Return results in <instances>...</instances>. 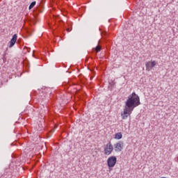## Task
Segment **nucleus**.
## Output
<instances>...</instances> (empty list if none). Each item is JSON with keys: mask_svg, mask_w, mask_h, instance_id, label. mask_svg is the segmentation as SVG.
Returning a JSON list of instances; mask_svg holds the SVG:
<instances>
[{"mask_svg": "<svg viewBox=\"0 0 178 178\" xmlns=\"http://www.w3.org/2000/svg\"><path fill=\"white\" fill-rule=\"evenodd\" d=\"M139 105H141L140 97L136 94V92H134L128 96V99L125 102L124 111L121 113L122 119H127L131 115L133 111H134V108H137Z\"/></svg>", "mask_w": 178, "mask_h": 178, "instance_id": "f257e3e1", "label": "nucleus"}, {"mask_svg": "<svg viewBox=\"0 0 178 178\" xmlns=\"http://www.w3.org/2000/svg\"><path fill=\"white\" fill-rule=\"evenodd\" d=\"M116 162H118V159L115 156H110L107 159V165L108 168H113L115 165H116Z\"/></svg>", "mask_w": 178, "mask_h": 178, "instance_id": "f03ea898", "label": "nucleus"}, {"mask_svg": "<svg viewBox=\"0 0 178 178\" xmlns=\"http://www.w3.org/2000/svg\"><path fill=\"white\" fill-rule=\"evenodd\" d=\"M113 151V145L109 142L104 148V155H111Z\"/></svg>", "mask_w": 178, "mask_h": 178, "instance_id": "7ed1b4c3", "label": "nucleus"}, {"mask_svg": "<svg viewBox=\"0 0 178 178\" xmlns=\"http://www.w3.org/2000/svg\"><path fill=\"white\" fill-rule=\"evenodd\" d=\"M124 143H123V141H119L118 143H115L114 145V149L115 152H120L122 149H123V145Z\"/></svg>", "mask_w": 178, "mask_h": 178, "instance_id": "20e7f679", "label": "nucleus"}, {"mask_svg": "<svg viewBox=\"0 0 178 178\" xmlns=\"http://www.w3.org/2000/svg\"><path fill=\"white\" fill-rule=\"evenodd\" d=\"M156 65V61L154 60L152 62H147L145 63V67H146V70L147 72L151 71V69H152V67H154Z\"/></svg>", "mask_w": 178, "mask_h": 178, "instance_id": "39448f33", "label": "nucleus"}, {"mask_svg": "<svg viewBox=\"0 0 178 178\" xmlns=\"http://www.w3.org/2000/svg\"><path fill=\"white\" fill-rule=\"evenodd\" d=\"M16 41H17V35L14 34L13 35L12 39L10 41L9 48H12V47H13V45H15V44H16Z\"/></svg>", "mask_w": 178, "mask_h": 178, "instance_id": "423d86ee", "label": "nucleus"}, {"mask_svg": "<svg viewBox=\"0 0 178 178\" xmlns=\"http://www.w3.org/2000/svg\"><path fill=\"white\" fill-rule=\"evenodd\" d=\"M122 137H123V135L122 134V132H118L115 134L114 138L115 140H122Z\"/></svg>", "mask_w": 178, "mask_h": 178, "instance_id": "0eeeda50", "label": "nucleus"}, {"mask_svg": "<svg viewBox=\"0 0 178 178\" xmlns=\"http://www.w3.org/2000/svg\"><path fill=\"white\" fill-rule=\"evenodd\" d=\"M35 3H36L35 1H33L32 3H31L29 7V10L33 9V8L35 6Z\"/></svg>", "mask_w": 178, "mask_h": 178, "instance_id": "6e6552de", "label": "nucleus"}, {"mask_svg": "<svg viewBox=\"0 0 178 178\" xmlns=\"http://www.w3.org/2000/svg\"><path fill=\"white\" fill-rule=\"evenodd\" d=\"M94 49L96 54H98V52L101 51V46L97 45Z\"/></svg>", "mask_w": 178, "mask_h": 178, "instance_id": "1a4fd4ad", "label": "nucleus"}, {"mask_svg": "<svg viewBox=\"0 0 178 178\" xmlns=\"http://www.w3.org/2000/svg\"><path fill=\"white\" fill-rule=\"evenodd\" d=\"M113 86H115L114 83H113V84H111V87H113Z\"/></svg>", "mask_w": 178, "mask_h": 178, "instance_id": "9d476101", "label": "nucleus"}, {"mask_svg": "<svg viewBox=\"0 0 178 178\" xmlns=\"http://www.w3.org/2000/svg\"><path fill=\"white\" fill-rule=\"evenodd\" d=\"M67 31H68V32L70 31V29H67Z\"/></svg>", "mask_w": 178, "mask_h": 178, "instance_id": "9b49d317", "label": "nucleus"}, {"mask_svg": "<svg viewBox=\"0 0 178 178\" xmlns=\"http://www.w3.org/2000/svg\"><path fill=\"white\" fill-rule=\"evenodd\" d=\"M161 178H167V177H161Z\"/></svg>", "mask_w": 178, "mask_h": 178, "instance_id": "f8f14e48", "label": "nucleus"}]
</instances>
